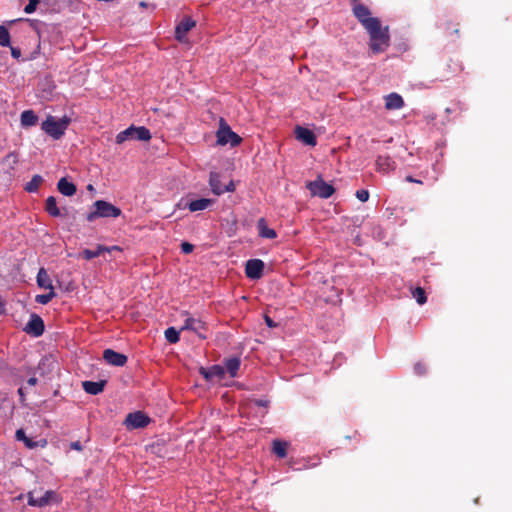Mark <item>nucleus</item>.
<instances>
[{"instance_id":"8fccbe9b","label":"nucleus","mask_w":512,"mask_h":512,"mask_svg":"<svg viewBox=\"0 0 512 512\" xmlns=\"http://www.w3.org/2000/svg\"><path fill=\"white\" fill-rule=\"evenodd\" d=\"M139 6H140L141 8H146V7L148 6V4H147V2H145V1H141V2L139 3Z\"/></svg>"},{"instance_id":"7c9ffc66","label":"nucleus","mask_w":512,"mask_h":512,"mask_svg":"<svg viewBox=\"0 0 512 512\" xmlns=\"http://www.w3.org/2000/svg\"><path fill=\"white\" fill-rule=\"evenodd\" d=\"M42 181L43 179L40 175H34L32 179L25 185V190L27 192H36L39 189Z\"/></svg>"},{"instance_id":"49530a36","label":"nucleus","mask_w":512,"mask_h":512,"mask_svg":"<svg viewBox=\"0 0 512 512\" xmlns=\"http://www.w3.org/2000/svg\"><path fill=\"white\" fill-rule=\"evenodd\" d=\"M405 180H406L407 182H410V183L422 184V181H421V180H419V179H415L414 177H412V176H410V175L406 176Z\"/></svg>"},{"instance_id":"864d4df0","label":"nucleus","mask_w":512,"mask_h":512,"mask_svg":"<svg viewBox=\"0 0 512 512\" xmlns=\"http://www.w3.org/2000/svg\"><path fill=\"white\" fill-rule=\"evenodd\" d=\"M87 189H88V190H90V191H93V190H94V187H93V185H92V184H89V185L87 186Z\"/></svg>"},{"instance_id":"f704fd0d","label":"nucleus","mask_w":512,"mask_h":512,"mask_svg":"<svg viewBox=\"0 0 512 512\" xmlns=\"http://www.w3.org/2000/svg\"><path fill=\"white\" fill-rule=\"evenodd\" d=\"M56 296L54 290H49L47 294H40L35 297V301L39 304L46 305Z\"/></svg>"},{"instance_id":"f8f14e48","label":"nucleus","mask_w":512,"mask_h":512,"mask_svg":"<svg viewBox=\"0 0 512 512\" xmlns=\"http://www.w3.org/2000/svg\"><path fill=\"white\" fill-rule=\"evenodd\" d=\"M44 329L45 325L43 319L37 314H32L24 330L28 334L39 337L44 333Z\"/></svg>"},{"instance_id":"20e7f679","label":"nucleus","mask_w":512,"mask_h":512,"mask_svg":"<svg viewBox=\"0 0 512 512\" xmlns=\"http://www.w3.org/2000/svg\"><path fill=\"white\" fill-rule=\"evenodd\" d=\"M216 136L217 143L222 146L230 144L232 147H236L242 142V138L231 130L224 118H220Z\"/></svg>"},{"instance_id":"b1692460","label":"nucleus","mask_w":512,"mask_h":512,"mask_svg":"<svg viewBox=\"0 0 512 512\" xmlns=\"http://www.w3.org/2000/svg\"><path fill=\"white\" fill-rule=\"evenodd\" d=\"M21 125L24 127H30L37 124L38 116L32 110H25L21 113Z\"/></svg>"},{"instance_id":"1a4fd4ad","label":"nucleus","mask_w":512,"mask_h":512,"mask_svg":"<svg viewBox=\"0 0 512 512\" xmlns=\"http://www.w3.org/2000/svg\"><path fill=\"white\" fill-rule=\"evenodd\" d=\"M150 418L141 411L129 413L125 419V425L128 429H138L146 427Z\"/></svg>"},{"instance_id":"aec40b11","label":"nucleus","mask_w":512,"mask_h":512,"mask_svg":"<svg viewBox=\"0 0 512 512\" xmlns=\"http://www.w3.org/2000/svg\"><path fill=\"white\" fill-rule=\"evenodd\" d=\"M257 229L259 236L262 238L274 239L277 237L276 231L267 226V222L264 218L258 220Z\"/></svg>"},{"instance_id":"473e14b6","label":"nucleus","mask_w":512,"mask_h":512,"mask_svg":"<svg viewBox=\"0 0 512 512\" xmlns=\"http://www.w3.org/2000/svg\"><path fill=\"white\" fill-rule=\"evenodd\" d=\"M165 338L166 340L171 343V344H175L179 341V334H180V331H178L176 328L174 327H169L165 330Z\"/></svg>"},{"instance_id":"bb28decb","label":"nucleus","mask_w":512,"mask_h":512,"mask_svg":"<svg viewBox=\"0 0 512 512\" xmlns=\"http://www.w3.org/2000/svg\"><path fill=\"white\" fill-rule=\"evenodd\" d=\"M211 202L212 200L206 198L193 200L188 204V208L191 212L202 211L205 210Z\"/></svg>"},{"instance_id":"72a5a7b5","label":"nucleus","mask_w":512,"mask_h":512,"mask_svg":"<svg viewBox=\"0 0 512 512\" xmlns=\"http://www.w3.org/2000/svg\"><path fill=\"white\" fill-rule=\"evenodd\" d=\"M0 46H10V33L4 25H0Z\"/></svg>"},{"instance_id":"0eeeda50","label":"nucleus","mask_w":512,"mask_h":512,"mask_svg":"<svg viewBox=\"0 0 512 512\" xmlns=\"http://www.w3.org/2000/svg\"><path fill=\"white\" fill-rule=\"evenodd\" d=\"M30 506L44 507L51 502L57 501V494L52 490H47L42 496H36V491H31L27 495Z\"/></svg>"},{"instance_id":"ea45409f","label":"nucleus","mask_w":512,"mask_h":512,"mask_svg":"<svg viewBox=\"0 0 512 512\" xmlns=\"http://www.w3.org/2000/svg\"><path fill=\"white\" fill-rule=\"evenodd\" d=\"M194 250V245L189 242H182L181 244V251L184 254H189Z\"/></svg>"},{"instance_id":"a18cd8bd","label":"nucleus","mask_w":512,"mask_h":512,"mask_svg":"<svg viewBox=\"0 0 512 512\" xmlns=\"http://www.w3.org/2000/svg\"><path fill=\"white\" fill-rule=\"evenodd\" d=\"M223 189H225V192H233L235 190V185L230 181L228 185L223 186Z\"/></svg>"},{"instance_id":"603ef678","label":"nucleus","mask_w":512,"mask_h":512,"mask_svg":"<svg viewBox=\"0 0 512 512\" xmlns=\"http://www.w3.org/2000/svg\"><path fill=\"white\" fill-rule=\"evenodd\" d=\"M415 369H416L419 373H422V372H421V365H420V364H417V365L415 366Z\"/></svg>"},{"instance_id":"dca6fc26","label":"nucleus","mask_w":512,"mask_h":512,"mask_svg":"<svg viewBox=\"0 0 512 512\" xmlns=\"http://www.w3.org/2000/svg\"><path fill=\"white\" fill-rule=\"evenodd\" d=\"M403 106L404 100L401 95L393 92L385 96V108L387 110H398Z\"/></svg>"},{"instance_id":"7ed1b4c3","label":"nucleus","mask_w":512,"mask_h":512,"mask_svg":"<svg viewBox=\"0 0 512 512\" xmlns=\"http://www.w3.org/2000/svg\"><path fill=\"white\" fill-rule=\"evenodd\" d=\"M70 124L68 117L56 120L55 117L49 115L41 124V129L54 139H60Z\"/></svg>"},{"instance_id":"37998d69","label":"nucleus","mask_w":512,"mask_h":512,"mask_svg":"<svg viewBox=\"0 0 512 512\" xmlns=\"http://www.w3.org/2000/svg\"><path fill=\"white\" fill-rule=\"evenodd\" d=\"M17 392H18L21 404L25 405L26 398H25L24 389L22 387H20Z\"/></svg>"},{"instance_id":"79ce46f5","label":"nucleus","mask_w":512,"mask_h":512,"mask_svg":"<svg viewBox=\"0 0 512 512\" xmlns=\"http://www.w3.org/2000/svg\"><path fill=\"white\" fill-rule=\"evenodd\" d=\"M264 320L268 327H270V328L277 327V324L268 315L264 316Z\"/></svg>"},{"instance_id":"a211bd4d","label":"nucleus","mask_w":512,"mask_h":512,"mask_svg":"<svg viewBox=\"0 0 512 512\" xmlns=\"http://www.w3.org/2000/svg\"><path fill=\"white\" fill-rule=\"evenodd\" d=\"M106 385V380H100L97 382L94 381H84L82 383L83 390L87 394L91 395H98L104 390V387Z\"/></svg>"},{"instance_id":"e433bc0d","label":"nucleus","mask_w":512,"mask_h":512,"mask_svg":"<svg viewBox=\"0 0 512 512\" xmlns=\"http://www.w3.org/2000/svg\"><path fill=\"white\" fill-rule=\"evenodd\" d=\"M38 4L39 0H29L28 4L24 8V12L27 14L33 13L36 10Z\"/></svg>"},{"instance_id":"5701e85b","label":"nucleus","mask_w":512,"mask_h":512,"mask_svg":"<svg viewBox=\"0 0 512 512\" xmlns=\"http://www.w3.org/2000/svg\"><path fill=\"white\" fill-rule=\"evenodd\" d=\"M209 184H210L212 192L215 195H221L225 192V189H223V185L220 180L219 173H217V172L210 173Z\"/></svg>"},{"instance_id":"4468645a","label":"nucleus","mask_w":512,"mask_h":512,"mask_svg":"<svg viewBox=\"0 0 512 512\" xmlns=\"http://www.w3.org/2000/svg\"><path fill=\"white\" fill-rule=\"evenodd\" d=\"M295 134L296 138L306 145L315 146L317 144L315 134L308 128L297 126L295 129Z\"/></svg>"},{"instance_id":"cd10ccee","label":"nucleus","mask_w":512,"mask_h":512,"mask_svg":"<svg viewBox=\"0 0 512 512\" xmlns=\"http://www.w3.org/2000/svg\"><path fill=\"white\" fill-rule=\"evenodd\" d=\"M288 443L281 440L273 441V453L279 458H285L287 455Z\"/></svg>"},{"instance_id":"2eb2a0df","label":"nucleus","mask_w":512,"mask_h":512,"mask_svg":"<svg viewBox=\"0 0 512 512\" xmlns=\"http://www.w3.org/2000/svg\"><path fill=\"white\" fill-rule=\"evenodd\" d=\"M199 372L207 381H212L214 378L222 379L225 375V369L220 365H212L209 368L201 367Z\"/></svg>"},{"instance_id":"a878e982","label":"nucleus","mask_w":512,"mask_h":512,"mask_svg":"<svg viewBox=\"0 0 512 512\" xmlns=\"http://www.w3.org/2000/svg\"><path fill=\"white\" fill-rule=\"evenodd\" d=\"M45 209L48 212V214H50L53 217H58L62 215L60 209L57 207V201L54 196H49L46 199Z\"/></svg>"},{"instance_id":"a19ab883","label":"nucleus","mask_w":512,"mask_h":512,"mask_svg":"<svg viewBox=\"0 0 512 512\" xmlns=\"http://www.w3.org/2000/svg\"><path fill=\"white\" fill-rule=\"evenodd\" d=\"M11 49V55L15 59H19L21 57V50L17 47L9 46Z\"/></svg>"},{"instance_id":"09e8293b","label":"nucleus","mask_w":512,"mask_h":512,"mask_svg":"<svg viewBox=\"0 0 512 512\" xmlns=\"http://www.w3.org/2000/svg\"><path fill=\"white\" fill-rule=\"evenodd\" d=\"M38 383V379L36 377H30L27 380V384L30 386H35Z\"/></svg>"},{"instance_id":"ddd939ff","label":"nucleus","mask_w":512,"mask_h":512,"mask_svg":"<svg viewBox=\"0 0 512 512\" xmlns=\"http://www.w3.org/2000/svg\"><path fill=\"white\" fill-rule=\"evenodd\" d=\"M103 359L112 366L123 367L127 363L125 354L114 351L113 349H105L103 351Z\"/></svg>"},{"instance_id":"4be33fe9","label":"nucleus","mask_w":512,"mask_h":512,"mask_svg":"<svg viewBox=\"0 0 512 512\" xmlns=\"http://www.w3.org/2000/svg\"><path fill=\"white\" fill-rule=\"evenodd\" d=\"M37 285L40 288L54 290L52 281L44 268H40L36 277Z\"/></svg>"},{"instance_id":"f03ea898","label":"nucleus","mask_w":512,"mask_h":512,"mask_svg":"<svg viewBox=\"0 0 512 512\" xmlns=\"http://www.w3.org/2000/svg\"><path fill=\"white\" fill-rule=\"evenodd\" d=\"M122 211L115 205L105 200H97L92 205V210L86 215L88 222H93L97 218H117Z\"/></svg>"},{"instance_id":"412c9836","label":"nucleus","mask_w":512,"mask_h":512,"mask_svg":"<svg viewBox=\"0 0 512 512\" xmlns=\"http://www.w3.org/2000/svg\"><path fill=\"white\" fill-rule=\"evenodd\" d=\"M240 365L241 360L239 357H230L224 360V369L227 370L232 378L237 376Z\"/></svg>"},{"instance_id":"c85d7f7f","label":"nucleus","mask_w":512,"mask_h":512,"mask_svg":"<svg viewBox=\"0 0 512 512\" xmlns=\"http://www.w3.org/2000/svg\"><path fill=\"white\" fill-rule=\"evenodd\" d=\"M105 249H106V246H104V245H97L95 250L84 249L82 251V257L85 260H91L93 258L100 256L103 252H105Z\"/></svg>"},{"instance_id":"c03bdc74","label":"nucleus","mask_w":512,"mask_h":512,"mask_svg":"<svg viewBox=\"0 0 512 512\" xmlns=\"http://www.w3.org/2000/svg\"><path fill=\"white\" fill-rule=\"evenodd\" d=\"M70 447L74 450H77V451H81L82 450V445L79 441H75V442H72L70 444Z\"/></svg>"},{"instance_id":"58836bf2","label":"nucleus","mask_w":512,"mask_h":512,"mask_svg":"<svg viewBox=\"0 0 512 512\" xmlns=\"http://www.w3.org/2000/svg\"><path fill=\"white\" fill-rule=\"evenodd\" d=\"M356 197L361 202H366L369 199V192H368V190H364V189L357 190L356 191Z\"/></svg>"},{"instance_id":"de8ad7c7","label":"nucleus","mask_w":512,"mask_h":512,"mask_svg":"<svg viewBox=\"0 0 512 512\" xmlns=\"http://www.w3.org/2000/svg\"><path fill=\"white\" fill-rule=\"evenodd\" d=\"M112 251H119V252H121L122 249L119 246H111V247H107L106 246L105 252H112Z\"/></svg>"},{"instance_id":"f257e3e1","label":"nucleus","mask_w":512,"mask_h":512,"mask_svg":"<svg viewBox=\"0 0 512 512\" xmlns=\"http://www.w3.org/2000/svg\"><path fill=\"white\" fill-rule=\"evenodd\" d=\"M370 36L369 47L373 53L378 54L384 52L389 47L390 37L388 27L382 29L381 22L372 28L367 29Z\"/></svg>"},{"instance_id":"6e6552de","label":"nucleus","mask_w":512,"mask_h":512,"mask_svg":"<svg viewBox=\"0 0 512 512\" xmlns=\"http://www.w3.org/2000/svg\"><path fill=\"white\" fill-rule=\"evenodd\" d=\"M196 26V21L190 17H185L175 27V39L180 43H187L188 32Z\"/></svg>"},{"instance_id":"3c124183","label":"nucleus","mask_w":512,"mask_h":512,"mask_svg":"<svg viewBox=\"0 0 512 512\" xmlns=\"http://www.w3.org/2000/svg\"><path fill=\"white\" fill-rule=\"evenodd\" d=\"M257 404H258L259 406H266V402L261 401V400L257 401Z\"/></svg>"},{"instance_id":"393cba45","label":"nucleus","mask_w":512,"mask_h":512,"mask_svg":"<svg viewBox=\"0 0 512 512\" xmlns=\"http://www.w3.org/2000/svg\"><path fill=\"white\" fill-rule=\"evenodd\" d=\"M133 139L140 141H148L151 139V133L149 129L144 126L134 127L131 126Z\"/></svg>"},{"instance_id":"2f4dec72","label":"nucleus","mask_w":512,"mask_h":512,"mask_svg":"<svg viewBox=\"0 0 512 512\" xmlns=\"http://www.w3.org/2000/svg\"><path fill=\"white\" fill-rule=\"evenodd\" d=\"M15 437L18 441H23L25 446L32 449L36 447V442L28 438L23 429H18L15 433Z\"/></svg>"},{"instance_id":"9b49d317","label":"nucleus","mask_w":512,"mask_h":512,"mask_svg":"<svg viewBox=\"0 0 512 512\" xmlns=\"http://www.w3.org/2000/svg\"><path fill=\"white\" fill-rule=\"evenodd\" d=\"M264 262L260 259H250L245 265V274L248 278L256 280L262 277Z\"/></svg>"},{"instance_id":"c9c22d12","label":"nucleus","mask_w":512,"mask_h":512,"mask_svg":"<svg viewBox=\"0 0 512 512\" xmlns=\"http://www.w3.org/2000/svg\"><path fill=\"white\" fill-rule=\"evenodd\" d=\"M128 139H133L131 127H129L126 130L118 133L115 140H116L117 144H122V143H124Z\"/></svg>"},{"instance_id":"423d86ee","label":"nucleus","mask_w":512,"mask_h":512,"mask_svg":"<svg viewBox=\"0 0 512 512\" xmlns=\"http://www.w3.org/2000/svg\"><path fill=\"white\" fill-rule=\"evenodd\" d=\"M353 14L366 30L369 28L373 29V26L380 22L378 18L371 17L369 8L363 4L355 5Z\"/></svg>"},{"instance_id":"39448f33","label":"nucleus","mask_w":512,"mask_h":512,"mask_svg":"<svg viewBox=\"0 0 512 512\" xmlns=\"http://www.w3.org/2000/svg\"><path fill=\"white\" fill-rule=\"evenodd\" d=\"M306 187L313 196H318L322 199L331 197L335 192L334 187L326 183L320 175L316 180L308 182Z\"/></svg>"},{"instance_id":"f3484780","label":"nucleus","mask_w":512,"mask_h":512,"mask_svg":"<svg viewBox=\"0 0 512 512\" xmlns=\"http://www.w3.org/2000/svg\"><path fill=\"white\" fill-rule=\"evenodd\" d=\"M376 167L379 172L387 173L395 169V162L388 155H379L376 159Z\"/></svg>"},{"instance_id":"6ab92c4d","label":"nucleus","mask_w":512,"mask_h":512,"mask_svg":"<svg viewBox=\"0 0 512 512\" xmlns=\"http://www.w3.org/2000/svg\"><path fill=\"white\" fill-rule=\"evenodd\" d=\"M57 189L62 195L67 196V197L73 196L77 191L76 185L74 183L68 181L67 178H65V177L61 178L58 181Z\"/></svg>"},{"instance_id":"c756f323","label":"nucleus","mask_w":512,"mask_h":512,"mask_svg":"<svg viewBox=\"0 0 512 512\" xmlns=\"http://www.w3.org/2000/svg\"><path fill=\"white\" fill-rule=\"evenodd\" d=\"M413 298L416 299L417 303L423 305L427 302L426 292L422 287H415L411 289Z\"/></svg>"},{"instance_id":"9d476101","label":"nucleus","mask_w":512,"mask_h":512,"mask_svg":"<svg viewBox=\"0 0 512 512\" xmlns=\"http://www.w3.org/2000/svg\"><path fill=\"white\" fill-rule=\"evenodd\" d=\"M185 320L184 324L181 328V330H191L195 332L200 338L205 339V331H206V324L200 320L193 317L188 316V313L185 312Z\"/></svg>"},{"instance_id":"4c0bfd02","label":"nucleus","mask_w":512,"mask_h":512,"mask_svg":"<svg viewBox=\"0 0 512 512\" xmlns=\"http://www.w3.org/2000/svg\"><path fill=\"white\" fill-rule=\"evenodd\" d=\"M5 162H7L9 165H11V167L13 168L14 165H16L18 163V155L17 153L15 152H10L6 157H5Z\"/></svg>"}]
</instances>
